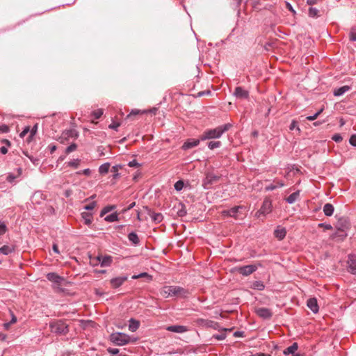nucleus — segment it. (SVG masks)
Segmentation results:
<instances>
[{"label":"nucleus","instance_id":"nucleus-1","mask_svg":"<svg viewBox=\"0 0 356 356\" xmlns=\"http://www.w3.org/2000/svg\"><path fill=\"white\" fill-rule=\"evenodd\" d=\"M232 127L229 123L219 126L215 129H207L200 136L201 140L219 138L225 132L227 131Z\"/></svg>","mask_w":356,"mask_h":356},{"label":"nucleus","instance_id":"nucleus-2","mask_svg":"<svg viewBox=\"0 0 356 356\" xmlns=\"http://www.w3.org/2000/svg\"><path fill=\"white\" fill-rule=\"evenodd\" d=\"M160 293L165 298L172 296L186 297L187 291L179 286H165L161 289Z\"/></svg>","mask_w":356,"mask_h":356},{"label":"nucleus","instance_id":"nucleus-3","mask_svg":"<svg viewBox=\"0 0 356 356\" xmlns=\"http://www.w3.org/2000/svg\"><path fill=\"white\" fill-rule=\"evenodd\" d=\"M51 332L56 334L65 335L69 332L68 325L63 320H56L49 323Z\"/></svg>","mask_w":356,"mask_h":356},{"label":"nucleus","instance_id":"nucleus-4","mask_svg":"<svg viewBox=\"0 0 356 356\" xmlns=\"http://www.w3.org/2000/svg\"><path fill=\"white\" fill-rule=\"evenodd\" d=\"M110 340L117 346H124L131 341V337L122 332L113 333L110 335Z\"/></svg>","mask_w":356,"mask_h":356},{"label":"nucleus","instance_id":"nucleus-5","mask_svg":"<svg viewBox=\"0 0 356 356\" xmlns=\"http://www.w3.org/2000/svg\"><path fill=\"white\" fill-rule=\"evenodd\" d=\"M47 278L48 280L51 281V282L57 284V286H55L54 289L57 292H61L63 291V290L59 286L60 284H63V282H65V280L64 277H60L56 273H49L47 275Z\"/></svg>","mask_w":356,"mask_h":356},{"label":"nucleus","instance_id":"nucleus-6","mask_svg":"<svg viewBox=\"0 0 356 356\" xmlns=\"http://www.w3.org/2000/svg\"><path fill=\"white\" fill-rule=\"evenodd\" d=\"M243 209L244 207L243 206H236L229 210L222 211V215L223 216H230L235 219H240L242 218V217L240 216L241 211Z\"/></svg>","mask_w":356,"mask_h":356},{"label":"nucleus","instance_id":"nucleus-7","mask_svg":"<svg viewBox=\"0 0 356 356\" xmlns=\"http://www.w3.org/2000/svg\"><path fill=\"white\" fill-rule=\"evenodd\" d=\"M220 179V177L213 174L207 173L203 180L202 186L205 189H209L212 185L216 184Z\"/></svg>","mask_w":356,"mask_h":356},{"label":"nucleus","instance_id":"nucleus-8","mask_svg":"<svg viewBox=\"0 0 356 356\" xmlns=\"http://www.w3.org/2000/svg\"><path fill=\"white\" fill-rule=\"evenodd\" d=\"M272 211V202L269 199H265L260 209L257 212L256 215L259 216L260 215H266Z\"/></svg>","mask_w":356,"mask_h":356},{"label":"nucleus","instance_id":"nucleus-9","mask_svg":"<svg viewBox=\"0 0 356 356\" xmlns=\"http://www.w3.org/2000/svg\"><path fill=\"white\" fill-rule=\"evenodd\" d=\"M257 270L256 265H247L237 268V272L243 276H248Z\"/></svg>","mask_w":356,"mask_h":356},{"label":"nucleus","instance_id":"nucleus-10","mask_svg":"<svg viewBox=\"0 0 356 356\" xmlns=\"http://www.w3.org/2000/svg\"><path fill=\"white\" fill-rule=\"evenodd\" d=\"M255 313L258 316L263 319H270L273 316L272 311L266 307H259L255 309Z\"/></svg>","mask_w":356,"mask_h":356},{"label":"nucleus","instance_id":"nucleus-11","mask_svg":"<svg viewBox=\"0 0 356 356\" xmlns=\"http://www.w3.org/2000/svg\"><path fill=\"white\" fill-rule=\"evenodd\" d=\"M165 330L169 332L179 334L184 333L188 331V327L180 325H169L165 327Z\"/></svg>","mask_w":356,"mask_h":356},{"label":"nucleus","instance_id":"nucleus-12","mask_svg":"<svg viewBox=\"0 0 356 356\" xmlns=\"http://www.w3.org/2000/svg\"><path fill=\"white\" fill-rule=\"evenodd\" d=\"M78 137V133L74 129L65 130L63 132L60 139V142L63 143L64 140H67L69 138H76Z\"/></svg>","mask_w":356,"mask_h":356},{"label":"nucleus","instance_id":"nucleus-13","mask_svg":"<svg viewBox=\"0 0 356 356\" xmlns=\"http://www.w3.org/2000/svg\"><path fill=\"white\" fill-rule=\"evenodd\" d=\"M197 323L199 325L204 326L207 327H213L214 329H218L219 327L218 323L207 319L198 318L197 320Z\"/></svg>","mask_w":356,"mask_h":356},{"label":"nucleus","instance_id":"nucleus-14","mask_svg":"<svg viewBox=\"0 0 356 356\" xmlns=\"http://www.w3.org/2000/svg\"><path fill=\"white\" fill-rule=\"evenodd\" d=\"M128 279L127 276H120L111 280L110 283L113 289L120 287Z\"/></svg>","mask_w":356,"mask_h":356},{"label":"nucleus","instance_id":"nucleus-15","mask_svg":"<svg viewBox=\"0 0 356 356\" xmlns=\"http://www.w3.org/2000/svg\"><path fill=\"white\" fill-rule=\"evenodd\" d=\"M234 95L240 99H248L249 97V92L248 90H244L243 88L238 86L235 88Z\"/></svg>","mask_w":356,"mask_h":356},{"label":"nucleus","instance_id":"nucleus-16","mask_svg":"<svg viewBox=\"0 0 356 356\" xmlns=\"http://www.w3.org/2000/svg\"><path fill=\"white\" fill-rule=\"evenodd\" d=\"M348 264L349 272L356 275V255H350L348 257Z\"/></svg>","mask_w":356,"mask_h":356},{"label":"nucleus","instance_id":"nucleus-17","mask_svg":"<svg viewBox=\"0 0 356 356\" xmlns=\"http://www.w3.org/2000/svg\"><path fill=\"white\" fill-rule=\"evenodd\" d=\"M200 140H201L200 138V139H189L184 143V145H182V149L184 150H186V149L193 148L194 147H196L200 144Z\"/></svg>","mask_w":356,"mask_h":356},{"label":"nucleus","instance_id":"nucleus-18","mask_svg":"<svg viewBox=\"0 0 356 356\" xmlns=\"http://www.w3.org/2000/svg\"><path fill=\"white\" fill-rule=\"evenodd\" d=\"M97 261L101 263L102 266H109L112 263V257L111 256H105L101 257L98 256L95 258Z\"/></svg>","mask_w":356,"mask_h":356},{"label":"nucleus","instance_id":"nucleus-19","mask_svg":"<svg viewBox=\"0 0 356 356\" xmlns=\"http://www.w3.org/2000/svg\"><path fill=\"white\" fill-rule=\"evenodd\" d=\"M307 305L314 313H317L318 312L319 307L316 298H309L307 300Z\"/></svg>","mask_w":356,"mask_h":356},{"label":"nucleus","instance_id":"nucleus-20","mask_svg":"<svg viewBox=\"0 0 356 356\" xmlns=\"http://www.w3.org/2000/svg\"><path fill=\"white\" fill-rule=\"evenodd\" d=\"M286 234V230L284 227H278L275 231H274V235L278 240H282L284 238Z\"/></svg>","mask_w":356,"mask_h":356},{"label":"nucleus","instance_id":"nucleus-21","mask_svg":"<svg viewBox=\"0 0 356 356\" xmlns=\"http://www.w3.org/2000/svg\"><path fill=\"white\" fill-rule=\"evenodd\" d=\"M148 213L150 216L152 220L156 223H159L163 220V215L160 213H155L151 210H148Z\"/></svg>","mask_w":356,"mask_h":356},{"label":"nucleus","instance_id":"nucleus-22","mask_svg":"<svg viewBox=\"0 0 356 356\" xmlns=\"http://www.w3.org/2000/svg\"><path fill=\"white\" fill-rule=\"evenodd\" d=\"M298 345L296 342H294L291 346L286 348L284 351L283 353L285 355H289L290 354L295 355V352L298 350Z\"/></svg>","mask_w":356,"mask_h":356},{"label":"nucleus","instance_id":"nucleus-23","mask_svg":"<svg viewBox=\"0 0 356 356\" xmlns=\"http://www.w3.org/2000/svg\"><path fill=\"white\" fill-rule=\"evenodd\" d=\"M128 239L134 245H138L140 243V239L136 233L132 232L128 234Z\"/></svg>","mask_w":356,"mask_h":356},{"label":"nucleus","instance_id":"nucleus-24","mask_svg":"<svg viewBox=\"0 0 356 356\" xmlns=\"http://www.w3.org/2000/svg\"><path fill=\"white\" fill-rule=\"evenodd\" d=\"M350 90V87L348 86H343L339 88H337L334 90L333 94L334 96H341L343 95L345 92L349 91Z\"/></svg>","mask_w":356,"mask_h":356},{"label":"nucleus","instance_id":"nucleus-25","mask_svg":"<svg viewBox=\"0 0 356 356\" xmlns=\"http://www.w3.org/2000/svg\"><path fill=\"white\" fill-rule=\"evenodd\" d=\"M334 208L332 204L327 203L323 207V212L326 216H332Z\"/></svg>","mask_w":356,"mask_h":356},{"label":"nucleus","instance_id":"nucleus-26","mask_svg":"<svg viewBox=\"0 0 356 356\" xmlns=\"http://www.w3.org/2000/svg\"><path fill=\"white\" fill-rule=\"evenodd\" d=\"M139 325L140 323L138 321L131 318L129 320V330L131 332H135L138 329Z\"/></svg>","mask_w":356,"mask_h":356},{"label":"nucleus","instance_id":"nucleus-27","mask_svg":"<svg viewBox=\"0 0 356 356\" xmlns=\"http://www.w3.org/2000/svg\"><path fill=\"white\" fill-rule=\"evenodd\" d=\"M300 196V191H297L292 194H291L288 197L286 198V201L289 204H293L294 203L299 197Z\"/></svg>","mask_w":356,"mask_h":356},{"label":"nucleus","instance_id":"nucleus-28","mask_svg":"<svg viewBox=\"0 0 356 356\" xmlns=\"http://www.w3.org/2000/svg\"><path fill=\"white\" fill-rule=\"evenodd\" d=\"M81 217L84 220V223L87 225H90L92 223V215L88 212H83Z\"/></svg>","mask_w":356,"mask_h":356},{"label":"nucleus","instance_id":"nucleus-29","mask_svg":"<svg viewBox=\"0 0 356 356\" xmlns=\"http://www.w3.org/2000/svg\"><path fill=\"white\" fill-rule=\"evenodd\" d=\"M251 288L252 289L263 291L265 289V285L261 281H254L252 282Z\"/></svg>","mask_w":356,"mask_h":356},{"label":"nucleus","instance_id":"nucleus-30","mask_svg":"<svg viewBox=\"0 0 356 356\" xmlns=\"http://www.w3.org/2000/svg\"><path fill=\"white\" fill-rule=\"evenodd\" d=\"M14 251L13 246L3 245L0 248V254L8 255Z\"/></svg>","mask_w":356,"mask_h":356},{"label":"nucleus","instance_id":"nucleus-31","mask_svg":"<svg viewBox=\"0 0 356 356\" xmlns=\"http://www.w3.org/2000/svg\"><path fill=\"white\" fill-rule=\"evenodd\" d=\"M319 10H318L316 8L310 7L308 10V15L310 17H318L320 16L319 15Z\"/></svg>","mask_w":356,"mask_h":356},{"label":"nucleus","instance_id":"nucleus-32","mask_svg":"<svg viewBox=\"0 0 356 356\" xmlns=\"http://www.w3.org/2000/svg\"><path fill=\"white\" fill-rule=\"evenodd\" d=\"M109 168H110V163H105L99 166V172L102 175H105V174L108 173Z\"/></svg>","mask_w":356,"mask_h":356},{"label":"nucleus","instance_id":"nucleus-33","mask_svg":"<svg viewBox=\"0 0 356 356\" xmlns=\"http://www.w3.org/2000/svg\"><path fill=\"white\" fill-rule=\"evenodd\" d=\"M346 236H347V234H346L344 230L339 229L337 231V232L333 234L331 237L333 239L336 238L337 237H340L341 239L343 240V238H345L346 237Z\"/></svg>","mask_w":356,"mask_h":356},{"label":"nucleus","instance_id":"nucleus-34","mask_svg":"<svg viewBox=\"0 0 356 356\" xmlns=\"http://www.w3.org/2000/svg\"><path fill=\"white\" fill-rule=\"evenodd\" d=\"M104 220L107 222H115L118 220V215L116 213H111L105 217Z\"/></svg>","mask_w":356,"mask_h":356},{"label":"nucleus","instance_id":"nucleus-35","mask_svg":"<svg viewBox=\"0 0 356 356\" xmlns=\"http://www.w3.org/2000/svg\"><path fill=\"white\" fill-rule=\"evenodd\" d=\"M178 211H177V215L180 217H183L186 216V210L185 209V207L183 204H179L178 205Z\"/></svg>","mask_w":356,"mask_h":356},{"label":"nucleus","instance_id":"nucleus-36","mask_svg":"<svg viewBox=\"0 0 356 356\" xmlns=\"http://www.w3.org/2000/svg\"><path fill=\"white\" fill-rule=\"evenodd\" d=\"M81 160L79 159L66 163L67 166L72 167L74 168H78L80 165Z\"/></svg>","mask_w":356,"mask_h":356},{"label":"nucleus","instance_id":"nucleus-37","mask_svg":"<svg viewBox=\"0 0 356 356\" xmlns=\"http://www.w3.org/2000/svg\"><path fill=\"white\" fill-rule=\"evenodd\" d=\"M221 145L220 141H210L208 143V147L210 149H213L218 147H220Z\"/></svg>","mask_w":356,"mask_h":356},{"label":"nucleus","instance_id":"nucleus-38","mask_svg":"<svg viewBox=\"0 0 356 356\" xmlns=\"http://www.w3.org/2000/svg\"><path fill=\"white\" fill-rule=\"evenodd\" d=\"M120 168H121L120 165H115L112 167L111 172H113V179H117L119 177L120 174L118 173V170Z\"/></svg>","mask_w":356,"mask_h":356},{"label":"nucleus","instance_id":"nucleus-39","mask_svg":"<svg viewBox=\"0 0 356 356\" xmlns=\"http://www.w3.org/2000/svg\"><path fill=\"white\" fill-rule=\"evenodd\" d=\"M289 129L291 131L293 129H296V131H298L299 134L300 133V129L298 125V122L294 120H292V122L289 126Z\"/></svg>","mask_w":356,"mask_h":356},{"label":"nucleus","instance_id":"nucleus-40","mask_svg":"<svg viewBox=\"0 0 356 356\" xmlns=\"http://www.w3.org/2000/svg\"><path fill=\"white\" fill-rule=\"evenodd\" d=\"M184 185V181L181 180H179L175 184L174 186L176 191H180L181 190H182Z\"/></svg>","mask_w":356,"mask_h":356},{"label":"nucleus","instance_id":"nucleus-41","mask_svg":"<svg viewBox=\"0 0 356 356\" xmlns=\"http://www.w3.org/2000/svg\"><path fill=\"white\" fill-rule=\"evenodd\" d=\"M322 111H323V108L319 110L314 115L307 116V120H309V121H313V120H316L318 117V115L322 113Z\"/></svg>","mask_w":356,"mask_h":356},{"label":"nucleus","instance_id":"nucleus-42","mask_svg":"<svg viewBox=\"0 0 356 356\" xmlns=\"http://www.w3.org/2000/svg\"><path fill=\"white\" fill-rule=\"evenodd\" d=\"M76 147H77V145L75 144V143H72L70 145H69L66 149H65V153L66 154H70V152L74 151L76 149Z\"/></svg>","mask_w":356,"mask_h":356},{"label":"nucleus","instance_id":"nucleus-43","mask_svg":"<svg viewBox=\"0 0 356 356\" xmlns=\"http://www.w3.org/2000/svg\"><path fill=\"white\" fill-rule=\"evenodd\" d=\"M115 208L114 206H108V207H104L102 211H101V214L100 216H104L106 213L112 211L113 209Z\"/></svg>","mask_w":356,"mask_h":356},{"label":"nucleus","instance_id":"nucleus-44","mask_svg":"<svg viewBox=\"0 0 356 356\" xmlns=\"http://www.w3.org/2000/svg\"><path fill=\"white\" fill-rule=\"evenodd\" d=\"M7 231V227L4 222L0 220V236L4 234Z\"/></svg>","mask_w":356,"mask_h":356},{"label":"nucleus","instance_id":"nucleus-45","mask_svg":"<svg viewBox=\"0 0 356 356\" xmlns=\"http://www.w3.org/2000/svg\"><path fill=\"white\" fill-rule=\"evenodd\" d=\"M103 114V111L102 109L95 110L92 112V115L95 119H99Z\"/></svg>","mask_w":356,"mask_h":356},{"label":"nucleus","instance_id":"nucleus-46","mask_svg":"<svg viewBox=\"0 0 356 356\" xmlns=\"http://www.w3.org/2000/svg\"><path fill=\"white\" fill-rule=\"evenodd\" d=\"M145 113V111H140V110H138V109H134V110H132L131 111V113L127 116V118H131L132 115H138L140 113Z\"/></svg>","mask_w":356,"mask_h":356},{"label":"nucleus","instance_id":"nucleus-47","mask_svg":"<svg viewBox=\"0 0 356 356\" xmlns=\"http://www.w3.org/2000/svg\"><path fill=\"white\" fill-rule=\"evenodd\" d=\"M332 139L334 141H335L336 143H340L342 141L343 138L339 134H336L333 135V136L332 137Z\"/></svg>","mask_w":356,"mask_h":356},{"label":"nucleus","instance_id":"nucleus-48","mask_svg":"<svg viewBox=\"0 0 356 356\" xmlns=\"http://www.w3.org/2000/svg\"><path fill=\"white\" fill-rule=\"evenodd\" d=\"M213 338H214L217 340H223L226 338V334L225 333L214 334L213 336Z\"/></svg>","mask_w":356,"mask_h":356},{"label":"nucleus","instance_id":"nucleus-49","mask_svg":"<svg viewBox=\"0 0 356 356\" xmlns=\"http://www.w3.org/2000/svg\"><path fill=\"white\" fill-rule=\"evenodd\" d=\"M95 206H96V202H92L86 205L84 207V209L86 210H88V211L92 210L95 207Z\"/></svg>","mask_w":356,"mask_h":356},{"label":"nucleus","instance_id":"nucleus-50","mask_svg":"<svg viewBox=\"0 0 356 356\" xmlns=\"http://www.w3.org/2000/svg\"><path fill=\"white\" fill-rule=\"evenodd\" d=\"M17 177L15 175H13L12 173L8 174V175L6 177V180L12 183Z\"/></svg>","mask_w":356,"mask_h":356},{"label":"nucleus","instance_id":"nucleus-51","mask_svg":"<svg viewBox=\"0 0 356 356\" xmlns=\"http://www.w3.org/2000/svg\"><path fill=\"white\" fill-rule=\"evenodd\" d=\"M349 143L351 145L356 147V134H353L350 136Z\"/></svg>","mask_w":356,"mask_h":356},{"label":"nucleus","instance_id":"nucleus-52","mask_svg":"<svg viewBox=\"0 0 356 356\" xmlns=\"http://www.w3.org/2000/svg\"><path fill=\"white\" fill-rule=\"evenodd\" d=\"M37 131V124H35L31 130H30V135L29 136V140L31 139V138L35 134Z\"/></svg>","mask_w":356,"mask_h":356},{"label":"nucleus","instance_id":"nucleus-53","mask_svg":"<svg viewBox=\"0 0 356 356\" xmlns=\"http://www.w3.org/2000/svg\"><path fill=\"white\" fill-rule=\"evenodd\" d=\"M30 131V127H26L24 130L20 133L19 136L24 138Z\"/></svg>","mask_w":356,"mask_h":356},{"label":"nucleus","instance_id":"nucleus-54","mask_svg":"<svg viewBox=\"0 0 356 356\" xmlns=\"http://www.w3.org/2000/svg\"><path fill=\"white\" fill-rule=\"evenodd\" d=\"M77 175H84L86 176H89L90 175V170L87 168L82 171H79L76 172Z\"/></svg>","mask_w":356,"mask_h":356},{"label":"nucleus","instance_id":"nucleus-55","mask_svg":"<svg viewBox=\"0 0 356 356\" xmlns=\"http://www.w3.org/2000/svg\"><path fill=\"white\" fill-rule=\"evenodd\" d=\"M120 126V122H113L112 124H111L108 127L110 129H114V130H117V129Z\"/></svg>","mask_w":356,"mask_h":356},{"label":"nucleus","instance_id":"nucleus-56","mask_svg":"<svg viewBox=\"0 0 356 356\" xmlns=\"http://www.w3.org/2000/svg\"><path fill=\"white\" fill-rule=\"evenodd\" d=\"M128 165L129 167H134V168H138L139 167L140 165L136 161V160H133L130 162H129L128 163Z\"/></svg>","mask_w":356,"mask_h":356},{"label":"nucleus","instance_id":"nucleus-57","mask_svg":"<svg viewBox=\"0 0 356 356\" xmlns=\"http://www.w3.org/2000/svg\"><path fill=\"white\" fill-rule=\"evenodd\" d=\"M147 276H149V275L147 273H142L138 274V275H133L132 276V279L136 280V279H138V278L144 277H147Z\"/></svg>","mask_w":356,"mask_h":356},{"label":"nucleus","instance_id":"nucleus-58","mask_svg":"<svg viewBox=\"0 0 356 356\" xmlns=\"http://www.w3.org/2000/svg\"><path fill=\"white\" fill-rule=\"evenodd\" d=\"M107 351L112 355H117L119 353V349L118 348H108Z\"/></svg>","mask_w":356,"mask_h":356},{"label":"nucleus","instance_id":"nucleus-59","mask_svg":"<svg viewBox=\"0 0 356 356\" xmlns=\"http://www.w3.org/2000/svg\"><path fill=\"white\" fill-rule=\"evenodd\" d=\"M278 188V186H276L275 184H270V185L266 186V191H273Z\"/></svg>","mask_w":356,"mask_h":356},{"label":"nucleus","instance_id":"nucleus-60","mask_svg":"<svg viewBox=\"0 0 356 356\" xmlns=\"http://www.w3.org/2000/svg\"><path fill=\"white\" fill-rule=\"evenodd\" d=\"M9 131V127L7 125L0 126V133H8Z\"/></svg>","mask_w":356,"mask_h":356},{"label":"nucleus","instance_id":"nucleus-61","mask_svg":"<svg viewBox=\"0 0 356 356\" xmlns=\"http://www.w3.org/2000/svg\"><path fill=\"white\" fill-rule=\"evenodd\" d=\"M318 227H323L325 229H332V225L330 224L320 223V224H318Z\"/></svg>","mask_w":356,"mask_h":356},{"label":"nucleus","instance_id":"nucleus-62","mask_svg":"<svg viewBox=\"0 0 356 356\" xmlns=\"http://www.w3.org/2000/svg\"><path fill=\"white\" fill-rule=\"evenodd\" d=\"M16 321H17V318L13 315L10 322L5 323L4 326L6 327V328H8L10 324L14 323Z\"/></svg>","mask_w":356,"mask_h":356},{"label":"nucleus","instance_id":"nucleus-63","mask_svg":"<svg viewBox=\"0 0 356 356\" xmlns=\"http://www.w3.org/2000/svg\"><path fill=\"white\" fill-rule=\"evenodd\" d=\"M350 40L351 41H356V32L351 31L350 33Z\"/></svg>","mask_w":356,"mask_h":356},{"label":"nucleus","instance_id":"nucleus-64","mask_svg":"<svg viewBox=\"0 0 356 356\" xmlns=\"http://www.w3.org/2000/svg\"><path fill=\"white\" fill-rule=\"evenodd\" d=\"M1 143L4 144L6 147H10L11 145V143L8 139H3L1 140Z\"/></svg>","mask_w":356,"mask_h":356}]
</instances>
